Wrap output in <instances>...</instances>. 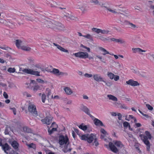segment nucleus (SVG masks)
I'll use <instances>...</instances> for the list:
<instances>
[{
	"label": "nucleus",
	"mask_w": 154,
	"mask_h": 154,
	"mask_svg": "<svg viewBox=\"0 0 154 154\" xmlns=\"http://www.w3.org/2000/svg\"><path fill=\"white\" fill-rule=\"evenodd\" d=\"M22 43V41L20 40H16V45L17 47L19 48H21L20 44Z\"/></svg>",
	"instance_id": "31"
},
{
	"label": "nucleus",
	"mask_w": 154,
	"mask_h": 154,
	"mask_svg": "<svg viewBox=\"0 0 154 154\" xmlns=\"http://www.w3.org/2000/svg\"><path fill=\"white\" fill-rule=\"evenodd\" d=\"M36 80L38 83H43L44 82L43 80L40 79H37Z\"/></svg>",
	"instance_id": "58"
},
{
	"label": "nucleus",
	"mask_w": 154,
	"mask_h": 154,
	"mask_svg": "<svg viewBox=\"0 0 154 154\" xmlns=\"http://www.w3.org/2000/svg\"><path fill=\"white\" fill-rule=\"evenodd\" d=\"M69 142V140L67 136H66L65 137L63 135L59 136V143L60 145H62L64 144L66 145Z\"/></svg>",
	"instance_id": "4"
},
{
	"label": "nucleus",
	"mask_w": 154,
	"mask_h": 154,
	"mask_svg": "<svg viewBox=\"0 0 154 154\" xmlns=\"http://www.w3.org/2000/svg\"><path fill=\"white\" fill-rule=\"evenodd\" d=\"M146 106L149 110H152L153 109V107L149 104H146Z\"/></svg>",
	"instance_id": "49"
},
{
	"label": "nucleus",
	"mask_w": 154,
	"mask_h": 154,
	"mask_svg": "<svg viewBox=\"0 0 154 154\" xmlns=\"http://www.w3.org/2000/svg\"><path fill=\"white\" fill-rule=\"evenodd\" d=\"M112 41L116 42H120L121 44H124L125 43V42L123 40H122L120 39H116L114 38L110 39Z\"/></svg>",
	"instance_id": "19"
},
{
	"label": "nucleus",
	"mask_w": 154,
	"mask_h": 154,
	"mask_svg": "<svg viewBox=\"0 0 154 154\" xmlns=\"http://www.w3.org/2000/svg\"><path fill=\"white\" fill-rule=\"evenodd\" d=\"M76 8L82 11L83 13H84L87 11L86 9V7L83 5L79 6V5H78L77 6Z\"/></svg>",
	"instance_id": "20"
},
{
	"label": "nucleus",
	"mask_w": 154,
	"mask_h": 154,
	"mask_svg": "<svg viewBox=\"0 0 154 154\" xmlns=\"http://www.w3.org/2000/svg\"><path fill=\"white\" fill-rule=\"evenodd\" d=\"M94 79L97 82H103V79L101 75L99 74H95L93 75Z\"/></svg>",
	"instance_id": "10"
},
{
	"label": "nucleus",
	"mask_w": 154,
	"mask_h": 154,
	"mask_svg": "<svg viewBox=\"0 0 154 154\" xmlns=\"http://www.w3.org/2000/svg\"><path fill=\"white\" fill-rule=\"evenodd\" d=\"M11 145L15 149H16L18 148L19 144L16 141H14L12 142Z\"/></svg>",
	"instance_id": "18"
},
{
	"label": "nucleus",
	"mask_w": 154,
	"mask_h": 154,
	"mask_svg": "<svg viewBox=\"0 0 154 154\" xmlns=\"http://www.w3.org/2000/svg\"><path fill=\"white\" fill-rule=\"evenodd\" d=\"M23 131L24 132L29 133L32 132L31 129L27 126H24L23 128Z\"/></svg>",
	"instance_id": "24"
},
{
	"label": "nucleus",
	"mask_w": 154,
	"mask_h": 154,
	"mask_svg": "<svg viewBox=\"0 0 154 154\" xmlns=\"http://www.w3.org/2000/svg\"><path fill=\"white\" fill-rule=\"evenodd\" d=\"M57 129L56 128H53L51 130H49L48 132L49 134H52L54 131H57Z\"/></svg>",
	"instance_id": "44"
},
{
	"label": "nucleus",
	"mask_w": 154,
	"mask_h": 154,
	"mask_svg": "<svg viewBox=\"0 0 154 154\" xmlns=\"http://www.w3.org/2000/svg\"><path fill=\"white\" fill-rule=\"evenodd\" d=\"M106 9L108 11L111 12L112 13L117 14L118 13V12L116 11V9H112L111 8L109 7H108Z\"/></svg>",
	"instance_id": "29"
},
{
	"label": "nucleus",
	"mask_w": 154,
	"mask_h": 154,
	"mask_svg": "<svg viewBox=\"0 0 154 154\" xmlns=\"http://www.w3.org/2000/svg\"><path fill=\"white\" fill-rule=\"evenodd\" d=\"M68 75V73L66 72H60L58 74V75Z\"/></svg>",
	"instance_id": "59"
},
{
	"label": "nucleus",
	"mask_w": 154,
	"mask_h": 154,
	"mask_svg": "<svg viewBox=\"0 0 154 154\" xmlns=\"http://www.w3.org/2000/svg\"><path fill=\"white\" fill-rule=\"evenodd\" d=\"M22 71L23 72L28 74L36 76H39L40 75L39 74L40 72L37 71H34L32 69L26 68Z\"/></svg>",
	"instance_id": "6"
},
{
	"label": "nucleus",
	"mask_w": 154,
	"mask_h": 154,
	"mask_svg": "<svg viewBox=\"0 0 154 154\" xmlns=\"http://www.w3.org/2000/svg\"><path fill=\"white\" fill-rule=\"evenodd\" d=\"M100 132L103 134H106L107 133V132L103 128H101L100 130Z\"/></svg>",
	"instance_id": "60"
},
{
	"label": "nucleus",
	"mask_w": 154,
	"mask_h": 154,
	"mask_svg": "<svg viewBox=\"0 0 154 154\" xmlns=\"http://www.w3.org/2000/svg\"><path fill=\"white\" fill-rule=\"evenodd\" d=\"M107 75L111 79H113L115 76V75L114 74L109 72H107Z\"/></svg>",
	"instance_id": "28"
},
{
	"label": "nucleus",
	"mask_w": 154,
	"mask_h": 154,
	"mask_svg": "<svg viewBox=\"0 0 154 154\" xmlns=\"http://www.w3.org/2000/svg\"><path fill=\"white\" fill-rule=\"evenodd\" d=\"M59 71H60L59 69L54 68L53 69L52 71H51V72L55 74L58 75L59 73Z\"/></svg>",
	"instance_id": "34"
},
{
	"label": "nucleus",
	"mask_w": 154,
	"mask_h": 154,
	"mask_svg": "<svg viewBox=\"0 0 154 154\" xmlns=\"http://www.w3.org/2000/svg\"><path fill=\"white\" fill-rule=\"evenodd\" d=\"M69 143V142L67 143V144L66 145H65L64 148L62 149L64 153H66L68 151H70L72 149L71 148L68 149V145Z\"/></svg>",
	"instance_id": "17"
},
{
	"label": "nucleus",
	"mask_w": 154,
	"mask_h": 154,
	"mask_svg": "<svg viewBox=\"0 0 154 154\" xmlns=\"http://www.w3.org/2000/svg\"><path fill=\"white\" fill-rule=\"evenodd\" d=\"M138 49L139 50H138V52L141 54H143V53H141L142 52H146V50H143L140 48H139V49Z\"/></svg>",
	"instance_id": "51"
},
{
	"label": "nucleus",
	"mask_w": 154,
	"mask_h": 154,
	"mask_svg": "<svg viewBox=\"0 0 154 154\" xmlns=\"http://www.w3.org/2000/svg\"><path fill=\"white\" fill-rule=\"evenodd\" d=\"M141 139L143 140L144 143L146 146V149L148 151H150V143L149 141L148 140L147 137L144 135L141 134L139 135Z\"/></svg>",
	"instance_id": "3"
},
{
	"label": "nucleus",
	"mask_w": 154,
	"mask_h": 154,
	"mask_svg": "<svg viewBox=\"0 0 154 154\" xmlns=\"http://www.w3.org/2000/svg\"><path fill=\"white\" fill-rule=\"evenodd\" d=\"M75 57L82 58H86L88 57V54L86 52H79L73 54Z\"/></svg>",
	"instance_id": "8"
},
{
	"label": "nucleus",
	"mask_w": 154,
	"mask_h": 154,
	"mask_svg": "<svg viewBox=\"0 0 154 154\" xmlns=\"http://www.w3.org/2000/svg\"><path fill=\"white\" fill-rule=\"evenodd\" d=\"M123 125L124 127L127 128L129 125V123L127 122H125L123 123Z\"/></svg>",
	"instance_id": "48"
},
{
	"label": "nucleus",
	"mask_w": 154,
	"mask_h": 154,
	"mask_svg": "<svg viewBox=\"0 0 154 154\" xmlns=\"http://www.w3.org/2000/svg\"><path fill=\"white\" fill-rule=\"evenodd\" d=\"M10 109L12 110L14 114L15 115L16 114V109L14 107L11 108Z\"/></svg>",
	"instance_id": "61"
},
{
	"label": "nucleus",
	"mask_w": 154,
	"mask_h": 154,
	"mask_svg": "<svg viewBox=\"0 0 154 154\" xmlns=\"http://www.w3.org/2000/svg\"><path fill=\"white\" fill-rule=\"evenodd\" d=\"M109 146L111 151L113 152L116 153L118 152V149L111 142L109 143Z\"/></svg>",
	"instance_id": "11"
},
{
	"label": "nucleus",
	"mask_w": 154,
	"mask_h": 154,
	"mask_svg": "<svg viewBox=\"0 0 154 154\" xmlns=\"http://www.w3.org/2000/svg\"><path fill=\"white\" fill-rule=\"evenodd\" d=\"M122 12H123L124 13H123L122 14L126 16H128L129 15V13L127 11H122Z\"/></svg>",
	"instance_id": "55"
},
{
	"label": "nucleus",
	"mask_w": 154,
	"mask_h": 154,
	"mask_svg": "<svg viewBox=\"0 0 154 154\" xmlns=\"http://www.w3.org/2000/svg\"><path fill=\"white\" fill-rule=\"evenodd\" d=\"M11 130V128L9 126L7 125L5 128V131L4 133L5 134H8L9 132Z\"/></svg>",
	"instance_id": "25"
},
{
	"label": "nucleus",
	"mask_w": 154,
	"mask_h": 154,
	"mask_svg": "<svg viewBox=\"0 0 154 154\" xmlns=\"http://www.w3.org/2000/svg\"><path fill=\"white\" fill-rule=\"evenodd\" d=\"M101 51H103L104 53L103 54V55H105L106 54H110L105 49L103 48L102 47H99L98 48Z\"/></svg>",
	"instance_id": "26"
},
{
	"label": "nucleus",
	"mask_w": 154,
	"mask_h": 154,
	"mask_svg": "<svg viewBox=\"0 0 154 154\" xmlns=\"http://www.w3.org/2000/svg\"><path fill=\"white\" fill-rule=\"evenodd\" d=\"M96 57L98 58L99 59H100V61L102 62H103L105 63H106L105 60L104 58L102 57V56L98 55H96Z\"/></svg>",
	"instance_id": "36"
},
{
	"label": "nucleus",
	"mask_w": 154,
	"mask_h": 154,
	"mask_svg": "<svg viewBox=\"0 0 154 154\" xmlns=\"http://www.w3.org/2000/svg\"><path fill=\"white\" fill-rule=\"evenodd\" d=\"M10 73L14 72L15 71V69L14 68H9L7 70Z\"/></svg>",
	"instance_id": "40"
},
{
	"label": "nucleus",
	"mask_w": 154,
	"mask_h": 154,
	"mask_svg": "<svg viewBox=\"0 0 154 154\" xmlns=\"http://www.w3.org/2000/svg\"><path fill=\"white\" fill-rule=\"evenodd\" d=\"M103 82H104L107 86L109 87H110L112 84V83L111 82V81L106 82L103 80Z\"/></svg>",
	"instance_id": "43"
},
{
	"label": "nucleus",
	"mask_w": 154,
	"mask_h": 154,
	"mask_svg": "<svg viewBox=\"0 0 154 154\" xmlns=\"http://www.w3.org/2000/svg\"><path fill=\"white\" fill-rule=\"evenodd\" d=\"M79 128L84 131H86L87 129V125H85V124L84 123H82L79 126Z\"/></svg>",
	"instance_id": "23"
},
{
	"label": "nucleus",
	"mask_w": 154,
	"mask_h": 154,
	"mask_svg": "<svg viewBox=\"0 0 154 154\" xmlns=\"http://www.w3.org/2000/svg\"><path fill=\"white\" fill-rule=\"evenodd\" d=\"M109 32V31L108 30L105 29L102 30L101 29L100 33L102 34H108Z\"/></svg>",
	"instance_id": "41"
},
{
	"label": "nucleus",
	"mask_w": 154,
	"mask_h": 154,
	"mask_svg": "<svg viewBox=\"0 0 154 154\" xmlns=\"http://www.w3.org/2000/svg\"><path fill=\"white\" fill-rule=\"evenodd\" d=\"M117 116H118V119L119 120H121L122 119V115L120 113H118L117 114Z\"/></svg>",
	"instance_id": "63"
},
{
	"label": "nucleus",
	"mask_w": 154,
	"mask_h": 154,
	"mask_svg": "<svg viewBox=\"0 0 154 154\" xmlns=\"http://www.w3.org/2000/svg\"><path fill=\"white\" fill-rule=\"evenodd\" d=\"M63 90L66 94L68 95H70L73 93V91H72L70 88L69 87H64Z\"/></svg>",
	"instance_id": "15"
},
{
	"label": "nucleus",
	"mask_w": 154,
	"mask_h": 154,
	"mask_svg": "<svg viewBox=\"0 0 154 154\" xmlns=\"http://www.w3.org/2000/svg\"><path fill=\"white\" fill-rule=\"evenodd\" d=\"M114 104L117 106V107H119L120 108V106L121 105V103H118L117 102H115L114 103Z\"/></svg>",
	"instance_id": "64"
},
{
	"label": "nucleus",
	"mask_w": 154,
	"mask_h": 154,
	"mask_svg": "<svg viewBox=\"0 0 154 154\" xmlns=\"http://www.w3.org/2000/svg\"><path fill=\"white\" fill-rule=\"evenodd\" d=\"M84 76L85 77L87 78H91L92 77V76H93V75H92L91 74H89L88 73H86L84 74Z\"/></svg>",
	"instance_id": "54"
},
{
	"label": "nucleus",
	"mask_w": 154,
	"mask_h": 154,
	"mask_svg": "<svg viewBox=\"0 0 154 154\" xmlns=\"http://www.w3.org/2000/svg\"><path fill=\"white\" fill-rule=\"evenodd\" d=\"M46 117L44 119H41V121L44 124L49 125L52 122L53 117L51 116V115L48 114L47 115L46 112Z\"/></svg>",
	"instance_id": "5"
},
{
	"label": "nucleus",
	"mask_w": 154,
	"mask_h": 154,
	"mask_svg": "<svg viewBox=\"0 0 154 154\" xmlns=\"http://www.w3.org/2000/svg\"><path fill=\"white\" fill-rule=\"evenodd\" d=\"M99 5L101 7V8H104L106 9L108 7H107L106 5V4L105 3H104L103 2H100Z\"/></svg>",
	"instance_id": "39"
},
{
	"label": "nucleus",
	"mask_w": 154,
	"mask_h": 154,
	"mask_svg": "<svg viewBox=\"0 0 154 154\" xmlns=\"http://www.w3.org/2000/svg\"><path fill=\"white\" fill-rule=\"evenodd\" d=\"M113 65L114 67L118 68H120L121 67V65L119 62H114L113 63Z\"/></svg>",
	"instance_id": "35"
},
{
	"label": "nucleus",
	"mask_w": 154,
	"mask_h": 154,
	"mask_svg": "<svg viewBox=\"0 0 154 154\" xmlns=\"http://www.w3.org/2000/svg\"><path fill=\"white\" fill-rule=\"evenodd\" d=\"M116 7L117 8V11L118 12V14H123L122 13V11H123V7L122 6V5H117L116 6Z\"/></svg>",
	"instance_id": "16"
},
{
	"label": "nucleus",
	"mask_w": 154,
	"mask_h": 154,
	"mask_svg": "<svg viewBox=\"0 0 154 154\" xmlns=\"http://www.w3.org/2000/svg\"><path fill=\"white\" fill-rule=\"evenodd\" d=\"M21 48L22 50L26 51H29L31 50V48H30L25 46H21Z\"/></svg>",
	"instance_id": "32"
},
{
	"label": "nucleus",
	"mask_w": 154,
	"mask_h": 154,
	"mask_svg": "<svg viewBox=\"0 0 154 154\" xmlns=\"http://www.w3.org/2000/svg\"><path fill=\"white\" fill-rule=\"evenodd\" d=\"M83 37H84L85 38H87L88 39H89L90 40H91V41L93 40V37L91 35L89 34H88L86 35H84L83 36Z\"/></svg>",
	"instance_id": "33"
},
{
	"label": "nucleus",
	"mask_w": 154,
	"mask_h": 154,
	"mask_svg": "<svg viewBox=\"0 0 154 154\" xmlns=\"http://www.w3.org/2000/svg\"><path fill=\"white\" fill-rule=\"evenodd\" d=\"M39 88V86L37 85H35L33 88V90L34 91H36Z\"/></svg>",
	"instance_id": "52"
},
{
	"label": "nucleus",
	"mask_w": 154,
	"mask_h": 154,
	"mask_svg": "<svg viewBox=\"0 0 154 154\" xmlns=\"http://www.w3.org/2000/svg\"><path fill=\"white\" fill-rule=\"evenodd\" d=\"M124 22L126 23V24H127L128 25H129L130 26L129 27L130 28H135L136 27V25L133 24L131 23L130 22L127 20H125Z\"/></svg>",
	"instance_id": "21"
},
{
	"label": "nucleus",
	"mask_w": 154,
	"mask_h": 154,
	"mask_svg": "<svg viewBox=\"0 0 154 154\" xmlns=\"http://www.w3.org/2000/svg\"><path fill=\"white\" fill-rule=\"evenodd\" d=\"M28 110L29 112L33 116H36L37 115L35 106L34 105H29L28 107Z\"/></svg>",
	"instance_id": "7"
},
{
	"label": "nucleus",
	"mask_w": 154,
	"mask_h": 154,
	"mask_svg": "<svg viewBox=\"0 0 154 154\" xmlns=\"http://www.w3.org/2000/svg\"><path fill=\"white\" fill-rule=\"evenodd\" d=\"M80 109L81 110L87 114L90 112V110L87 107L83 104H81L80 105Z\"/></svg>",
	"instance_id": "13"
},
{
	"label": "nucleus",
	"mask_w": 154,
	"mask_h": 154,
	"mask_svg": "<svg viewBox=\"0 0 154 154\" xmlns=\"http://www.w3.org/2000/svg\"><path fill=\"white\" fill-rule=\"evenodd\" d=\"M48 26L55 31L64 30L65 29V27L63 24L54 20L49 22Z\"/></svg>",
	"instance_id": "1"
},
{
	"label": "nucleus",
	"mask_w": 154,
	"mask_h": 154,
	"mask_svg": "<svg viewBox=\"0 0 154 154\" xmlns=\"http://www.w3.org/2000/svg\"><path fill=\"white\" fill-rule=\"evenodd\" d=\"M126 83L127 84L133 86H136L140 85V84L137 81H134L131 79L126 81Z\"/></svg>",
	"instance_id": "9"
},
{
	"label": "nucleus",
	"mask_w": 154,
	"mask_h": 154,
	"mask_svg": "<svg viewBox=\"0 0 154 154\" xmlns=\"http://www.w3.org/2000/svg\"><path fill=\"white\" fill-rule=\"evenodd\" d=\"M2 147L4 152L6 154H8V152L6 151L9 150L11 149V147L9 146L8 144L6 143H5Z\"/></svg>",
	"instance_id": "14"
},
{
	"label": "nucleus",
	"mask_w": 154,
	"mask_h": 154,
	"mask_svg": "<svg viewBox=\"0 0 154 154\" xmlns=\"http://www.w3.org/2000/svg\"><path fill=\"white\" fill-rule=\"evenodd\" d=\"M94 136H95L91 134L90 135L89 134H86L85 135H82L81 136V139L82 140H87L89 143H91L93 140H94L93 145H95L96 146H97L99 145V143L97 141V139L96 138L94 137Z\"/></svg>",
	"instance_id": "2"
},
{
	"label": "nucleus",
	"mask_w": 154,
	"mask_h": 154,
	"mask_svg": "<svg viewBox=\"0 0 154 154\" xmlns=\"http://www.w3.org/2000/svg\"><path fill=\"white\" fill-rule=\"evenodd\" d=\"M107 96L109 100H111L114 101H118L117 98L116 97L112 95L109 94L107 95Z\"/></svg>",
	"instance_id": "22"
},
{
	"label": "nucleus",
	"mask_w": 154,
	"mask_h": 154,
	"mask_svg": "<svg viewBox=\"0 0 154 154\" xmlns=\"http://www.w3.org/2000/svg\"><path fill=\"white\" fill-rule=\"evenodd\" d=\"M91 3H94L96 5H99L100 2L98 0H90Z\"/></svg>",
	"instance_id": "42"
},
{
	"label": "nucleus",
	"mask_w": 154,
	"mask_h": 154,
	"mask_svg": "<svg viewBox=\"0 0 154 154\" xmlns=\"http://www.w3.org/2000/svg\"><path fill=\"white\" fill-rule=\"evenodd\" d=\"M139 48H132V50L133 51V52L134 53H135L136 52H138V49Z\"/></svg>",
	"instance_id": "53"
},
{
	"label": "nucleus",
	"mask_w": 154,
	"mask_h": 154,
	"mask_svg": "<svg viewBox=\"0 0 154 154\" xmlns=\"http://www.w3.org/2000/svg\"><path fill=\"white\" fill-rule=\"evenodd\" d=\"M3 96L5 99H7L8 97V95L5 92H4Z\"/></svg>",
	"instance_id": "62"
},
{
	"label": "nucleus",
	"mask_w": 154,
	"mask_h": 154,
	"mask_svg": "<svg viewBox=\"0 0 154 154\" xmlns=\"http://www.w3.org/2000/svg\"><path fill=\"white\" fill-rule=\"evenodd\" d=\"M115 144L118 147H120L122 145V144L121 143V142L119 141H116L115 143Z\"/></svg>",
	"instance_id": "46"
},
{
	"label": "nucleus",
	"mask_w": 154,
	"mask_h": 154,
	"mask_svg": "<svg viewBox=\"0 0 154 154\" xmlns=\"http://www.w3.org/2000/svg\"><path fill=\"white\" fill-rule=\"evenodd\" d=\"M119 77L118 75H115L114 79L115 81H117L119 79Z\"/></svg>",
	"instance_id": "57"
},
{
	"label": "nucleus",
	"mask_w": 154,
	"mask_h": 154,
	"mask_svg": "<svg viewBox=\"0 0 154 154\" xmlns=\"http://www.w3.org/2000/svg\"><path fill=\"white\" fill-rule=\"evenodd\" d=\"M145 133L146 135V136L147 137V138H148L149 139H151L152 138V136L149 132L147 131H145Z\"/></svg>",
	"instance_id": "38"
},
{
	"label": "nucleus",
	"mask_w": 154,
	"mask_h": 154,
	"mask_svg": "<svg viewBox=\"0 0 154 154\" xmlns=\"http://www.w3.org/2000/svg\"><path fill=\"white\" fill-rule=\"evenodd\" d=\"M46 99V95L44 94H42V102L44 103L45 102V100Z\"/></svg>",
	"instance_id": "47"
},
{
	"label": "nucleus",
	"mask_w": 154,
	"mask_h": 154,
	"mask_svg": "<svg viewBox=\"0 0 154 154\" xmlns=\"http://www.w3.org/2000/svg\"><path fill=\"white\" fill-rule=\"evenodd\" d=\"M60 50L62 52L67 53H69L67 49H65L63 47H62Z\"/></svg>",
	"instance_id": "50"
},
{
	"label": "nucleus",
	"mask_w": 154,
	"mask_h": 154,
	"mask_svg": "<svg viewBox=\"0 0 154 154\" xmlns=\"http://www.w3.org/2000/svg\"><path fill=\"white\" fill-rule=\"evenodd\" d=\"M98 37L100 39L103 41H106L108 40V39H107L103 37V36H99Z\"/></svg>",
	"instance_id": "45"
},
{
	"label": "nucleus",
	"mask_w": 154,
	"mask_h": 154,
	"mask_svg": "<svg viewBox=\"0 0 154 154\" xmlns=\"http://www.w3.org/2000/svg\"><path fill=\"white\" fill-rule=\"evenodd\" d=\"M26 145L28 147V148L29 149L32 148L34 149H35L36 148L35 145L33 143H32L29 144H26Z\"/></svg>",
	"instance_id": "27"
},
{
	"label": "nucleus",
	"mask_w": 154,
	"mask_h": 154,
	"mask_svg": "<svg viewBox=\"0 0 154 154\" xmlns=\"http://www.w3.org/2000/svg\"><path fill=\"white\" fill-rule=\"evenodd\" d=\"M92 30L94 32L97 33H99L100 32L101 29L96 28H93L92 29Z\"/></svg>",
	"instance_id": "37"
},
{
	"label": "nucleus",
	"mask_w": 154,
	"mask_h": 154,
	"mask_svg": "<svg viewBox=\"0 0 154 154\" xmlns=\"http://www.w3.org/2000/svg\"><path fill=\"white\" fill-rule=\"evenodd\" d=\"M94 122L96 125L105 127L102 122L97 118H95L94 119Z\"/></svg>",
	"instance_id": "12"
},
{
	"label": "nucleus",
	"mask_w": 154,
	"mask_h": 154,
	"mask_svg": "<svg viewBox=\"0 0 154 154\" xmlns=\"http://www.w3.org/2000/svg\"><path fill=\"white\" fill-rule=\"evenodd\" d=\"M120 108L126 109H128V107L126 106L125 104H121V105Z\"/></svg>",
	"instance_id": "56"
},
{
	"label": "nucleus",
	"mask_w": 154,
	"mask_h": 154,
	"mask_svg": "<svg viewBox=\"0 0 154 154\" xmlns=\"http://www.w3.org/2000/svg\"><path fill=\"white\" fill-rule=\"evenodd\" d=\"M21 17L22 18V19L24 20L25 21H29V20H29V18H30L27 15H21Z\"/></svg>",
	"instance_id": "30"
}]
</instances>
